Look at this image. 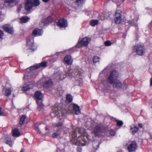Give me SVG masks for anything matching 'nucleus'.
<instances>
[{
  "instance_id": "14",
  "label": "nucleus",
  "mask_w": 152,
  "mask_h": 152,
  "mask_svg": "<svg viewBox=\"0 0 152 152\" xmlns=\"http://www.w3.org/2000/svg\"><path fill=\"white\" fill-rule=\"evenodd\" d=\"M53 18L51 16H49L41 21V23H43V25L42 26H41L48 24L53 22Z\"/></svg>"
},
{
  "instance_id": "21",
  "label": "nucleus",
  "mask_w": 152,
  "mask_h": 152,
  "mask_svg": "<svg viewBox=\"0 0 152 152\" xmlns=\"http://www.w3.org/2000/svg\"><path fill=\"white\" fill-rule=\"evenodd\" d=\"M20 133L17 128L14 129L12 131V135L15 137H18L20 135Z\"/></svg>"
},
{
  "instance_id": "19",
  "label": "nucleus",
  "mask_w": 152,
  "mask_h": 152,
  "mask_svg": "<svg viewBox=\"0 0 152 152\" xmlns=\"http://www.w3.org/2000/svg\"><path fill=\"white\" fill-rule=\"evenodd\" d=\"M73 109L75 110L76 114L79 115L80 113L79 107L75 104H73Z\"/></svg>"
},
{
  "instance_id": "32",
  "label": "nucleus",
  "mask_w": 152,
  "mask_h": 152,
  "mask_svg": "<svg viewBox=\"0 0 152 152\" xmlns=\"http://www.w3.org/2000/svg\"><path fill=\"white\" fill-rule=\"evenodd\" d=\"M30 89L29 86L27 85L26 86H23L22 88V90L23 91H27L29 90Z\"/></svg>"
},
{
  "instance_id": "31",
  "label": "nucleus",
  "mask_w": 152,
  "mask_h": 152,
  "mask_svg": "<svg viewBox=\"0 0 152 152\" xmlns=\"http://www.w3.org/2000/svg\"><path fill=\"white\" fill-rule=\"evenodd\" d=\"M100 58L97 56H95L93 58V60L94 63H96L99 62Z\"/></svg>"
},
{
  "instance_id": "23",
  "label": "nucleus",
  "mask_w": 152,
  "mask_h": 152,
  "mask_svg": "<svg viewBox=\"0 0 152 152\" xmlns=\"http://www.w3.org/2000/svg\"><path fill=\"white\" fill-rule=\"evenodd\" d=\"M85 0H75V4L77 6H81L84 3Z\"/></svg>"
},
{
  "instance_id": "4",
  "label": "nucleus",
  "mask_w": 152,
  "mask_h": 152,
  "mask_svg": "<svg viewBox=\"0 0 152 152\" xmlns=\"http://www.w3.org/2000/svg\"><path fill=\"white\" fill-rule=\"evenodd\" d=\"M61 104L59 103H56L53 107L52 109L53 112L50 113L51 116H52L53 114L54 115L53 117L58 115L60 114L61 113H63L62 110H61Z\"/></svg>"
},
{
  "instance_id": "47",
  "label": "nucleus",
  "mask_w": 152,
  "mask_h": 152,
  "mask_svg": "<svg viewBox=\"0 0 152 152\" xmlns=\"http://www.w3.org/2000/svg\"><path fill=\"white\" fill-rule=\"evenodd\" d=\"M112 1L116 3H118L119 2V0H112Z\"/></svg>"
},
{
  "instance_id": "44",
  "label": "nucleus",
  "mask_w": 152,
  "mask_h": 152,
  "mask_svg": "<svg viewBox=\"0 0 152 152\" xmlns=\"http://www.w3.org/2000/svg\"><path fill=\"white\" fill-rule=\"evenodd\" d=\"M1 108L0 107V116L5 115H3V114L2 113V112L1 111ZM5 115H7V114H6Z\"/></svg>"
},
{
  "instance_id": "6",
  "label": "nucleus",
  "mask_w": 152,
  "mask_h": 152,
  "mask_svg": "<svg viewBox=\"0 0 152 152\" xmlns=\"http://www.w3.org/2000/svg\"><path fill=\"white\" fill-rule=\"evenodd\" d=\"M57 25L60 28H65L68 26L67 21L64 18H60L57 23Z\"/></svg>"
},
{
  "instance_id": "25",
  "label": "nucleus",
  "mask_w": 152,
  "mask_h": 152,
  "mask_svg": "<svg viewBox=\"0 0 152 152\" xmlns=\"http://www.w3.org/2000/svg\"><path fill=\"white\" fill-rule=\"evenodd\" d=\"M98 23L99 21L98 20H93L91 21L90 23V24L91 26H94L95 25H98Z\"/></svg>"
},
{
  "instance_id": "53",
  "label": "nucleus",
  "mask_w": 152,
  "mask_h": 152,
  "mask_svg": "<svg viewBox=\"0 0 152 152\" xmlns=\"http://www.w3.org/2000/svg\"><path fill=\"white\" fill-rule=\"evenodd\" d=\"M66 95H71L70 94H67Z\"/></svg>"
},
{
  "instance_id": "29",
  "label": "nucleus",
  "mask_w": 152,
  "mask_h": 152,
  "mask_svg": "<svg viewBox=\"0 0 152 152\" xmlns=\"http://www.w3.org/2000/svg\"><path fill=\"white\" fill-rule=\"evenodd\" d=\"M7 144H8L10 147L12 145V142L10 138L7 137L6 138Z\"/></svg>"
},
{
  "instance_id": "12",
  "label": "nucleus",
  "mask_w": 152,
  "mask_h": 152,
  "mask_svg": "<svg viewBox=\"0 0 152 152\" xmlns=\"http://www.w3.org/2000/svg\"><path fill=\"white\" fill-rule=\"evenodd\" d=\"M89 38L88 37H85L83 38L81 40L80 43L78 42L77 43V45L78 46L79 44H80L83 46H86L89 44Z\"/></svg>"
},
{
  "instance_id": "49",
  "label": "nucleus",
  "mask_w": 152,
  "mask_h": 152,
  "mask_svg": "<svg viewBox=\"0 0 152 152\" xmlns=\"http://www.w3.org/2000/svg\"><path fill=\"white\" fill-rule=\"evenodd\" d=\"M138 126L140 128H142V124H138Z\"/></svg>"
},
{
  "instance_id": "1",
  "label": "nucleus",
  "mask_w": 152,
  "mask_h": 152,
  "mask_svg": "<svg viewBox=\"0 0 152 152\" xmlns=\"http://www.w3.org/2000/svg\"><path fill=\"white\" fill-rule=\"evenodd\" d=\"M89 137L85 130L78 128L72 132L70 139L74 144L84 146L88 144L86 140L89 139Z\"/></svg>"
},
{
  "instance_id": "27",
  "label": "nucleus",
  "mask_w": 152,
  "mask_h": 152,
  "mask_svg": "<svg viewBox=\"0 0 152 152\" xmlns=\"http://www.w3.org/2000/svg\"><path fill=\"white\" fill-rule=\"evenodd\" d=\"M114 20L115 23L117 24H119L121 23L122 20L121 18L119 17H114Z\"/></svg>"
},
{
  "instance_id": "45",
  "label": "nucleus",
  "mask_w": 152,
  "mask_h": 152,
  "mask_svg": "<svg viewBox=\"0 0 152 152\" xmlns=\"http://www.w3.org/2000/svg\"><path fill=\"white\" fill-rule=\"evenodd\" d=\"M43 25V23H41V21L39 23V26L41 27H43L45 26H42Z\"/></svg>"
},
{
  "instance_id": "15",
  "label": "nucleus",
  "mask_w": 152,
  "mask_h": 152,
  "mask_svg": "<svg viewBox=\"0 0 152 152\" xmlns=\"http://www.w3.org/2000/svg\"><path fill=\"white\" fill-rule=\"evenodd\" d=\"M43 33V30L38 28H35L33 31L32 35L34 37L41 36Z\"/></svg>"
},
{
  "instance_id": "55",
  "label": "nucleus",
  "mask_w": 152,
  "mask_h": 152,
  "mask_svg": "<svg viewBox=\"0 0 152 152\" xmlns=\"http://www.w3.org/2000/svg\"><path fill=\"white\" fill-rule=\"evenodd\" d=\"M105 18H103V19H105Z\"/></svg>"
},
{
  "instance_id": "33",
  "label": "nucleus",
  "mask_w": 152,
  "mask_h": 152,
  "mask_svg": "<svg viewBox=\"0 0 152 152\" xmlns=\"http://www.w3.org/2000/svg\"><path fill=\"white\" fill-rule=\"evenodd\" d=\"M33 5L35 6H38L40 4V2L39 0H34L33 2Z\"/></svg>"
},
{
  "instance_id": "9",
  "label": "nucleus",
  "mask_w": 152,
  "mask_h": 152,
  "mask_svg": "<svg viewBox=\"0 0 152 152\" xmlns=\"http://www.w3.org/2000/svg\"><path fill=\"white\" fill-rule=\"evenodd\" d=\"M137 146L136 142L135 141H132L128 146L127 148L129 152H133L136 150Z\"/></svg>"
},
{
  "instance_id": "42",
  "label": "nucleus",
  "mask_w": 152,
  "mask_h": 152,
  "mask_svg": "<svg viewBox=\"0 0 152 152\" xmlns=\"http://www.w3.org/2000/svg\"><path fill=\"white\" fill-rule=\"evenodd\" d=\"M62 125V124L61 123H58L56 125V126L57 127H60Z\"/></svg>"
},
{
  "instance_id": "20",
  "label": "nucleus",
  "mask_w": 152,
  "mask_h": 152,
  "mask_svg": "<svg viewBox=\"0 0 152 152\" xmlns=\"http://www.w3.org/2000/svg\"><path fill=\"white\" fill-rule=\"evenodd\" d=\"M12 89L11 87L7 88H4L3 91H4L5 95H10L12 91Z\"/></svg>"
},
{
  "instance_id": "2",
  "label": "nucleus",
  "mask_w": 152,
  "mask_h": 152,
  "mask_svg": "<svg viewBox=\"0 0 152 152\" xmlns=\"http://www.w3.org/2000/svg\"><path fill=\"white\" fill-rule=\"evenodd\" d=\"M118 76L119 73L115 69L112 70L107 79V82L110 84H113V87L117 89L121 88L126 89L128 87L126 83H122L119 80L115 81V80L118 77Z\"/></svg>"
},
{
  "instance_id": "11",
  "label": "nucleus",
  "mask_w": 152,
  "mask_h": 152,
  "mask_svg": "<svg viewBox=\"0 0 152 152\" xmlns=\"http://www.w3.org/2000/svg\"><path fill=\"white\" fill-rule=\"evenodd\" d=\"M2 27L3 29L7 32L10 34H12L13 33V28L10 27V25L4 24L3 25Z\"/></svg>"
},
{
  "instance_id": "16",
  "label": "nucleus",
  "mask_w": 152,
  "mask_h": 152,
  "mask_svg": "<svg viewBox=\"0 0 152 152\" xmlns=\"http://www.w3.org/2000/svg\"><path fill=\"white\" fill-rule=\"evenodd\" d=\"M19 2V0H5V2L6 3H8L10 7H12L14 5H11V4L15 3V5L18 4Z\"/></svg>"
},
{
  "instance_id": "34",
  "label": "nucleus",
  "mask_w": 152,
  "mask_h": 152,
  "mask_svg": "<svg viewBox=\"0 0 152 152\" xmlns=\"http://www.w3.org/2000/svg\"><path fill=\"white\" fill-rule=\"evenodd\" d=\"M127 23L129 25L133 26L134 24V20H129L128 21Z\"/></svg>"
},
{
  "instance_id": "52",
  "label": "nucleus",
  "mask_w": 152,
  "mask_h": 152,
  "mask_svg": "<svg viewBox=\"0 0 152 152\" xmlns=\"http://www.w3.org/2000/svg\"><path fill=\"white\" fill-rule=\"evenodd\" d=\"M20 152H24L23 150H21Z\"/></svg>"
},
{
  "instance_id": "51",
  "label": "nucleus",
  "mask_w": 152,
  "mask_h": 152,
  "mask_svg": "<svg viewBox=\"0 0 152 152\" xmlns=\"http://www.w3.org/2000/svg\"><path fill=\"white\" fill-rule=\"evenodd\" d=\"M45 129L46 130H48V127L47 126H46L45 127Z\"/></svg>"
},
{
  "instance_id": "37",
  "label": "nucleus",
  "mask_w": 152,
  "mask_h": 152,
  "mask_svg": "<svg viewBox=\"0 0 152 152\" xmlns=\"http://www.w3.org/2000/svg\"><path fill=\"white\" fill-rule=\"evenodd\" d=\"M111 44V43L109 41H107L104 42V45L106 46H110Z\"/></svg>"
},
{
  "instance_id": "18",
  "label": "nucleus",
  "mask_w": 152,
  "mask_h": 152,
  "mask_svg": "<svg viewBox=\"0 0 152 152\" xmlns=\"http://www.w3.org/2000/svg\"><path fill=\"white\" fill-rule=\"evenodd\" d=\"M29 39L27 38L26 39L27 45L28 46L30 49L34 51L36 50V48H34V46L33 42H30L29 41Z\"/></svg>"
},
{
  "instance_id": "41",
  "label": "nucleus",
  "mask_w": 152,
  "mask_h": 152,
  "mask_svg": "<svg viewBox=\"0 0 152 152\" xmlns=\"http://www.w3.org/2000/svg\"><path fill=\"white\" fill-rule=\"evenodd\" d=\"M77 151L78 152H81L82 149L81 147H78L77 148Z\"/></svg>"
},
{
  "instance_id": "10",
  "label": "nucleus",
  "mask_w": 152,
  "mask_h": 152,
  "mask_svg": "<svg viewBox=\"0 0 152 152\" xmlns=\"http://www.w3.org/2000/svg\"><path fill=\"white\" fill-rule=\"evenodd\" d=\"M53 81L51 79L46 80L43 83L42 86L45 88H48L51 87L53 85Z\"/></svg>"
},
{
  "instance_id": "39",
  "label": "nucleus",
  "mask_w": 152,
  "mask_h": 152,
  "mask_svg": "<svg viewBox=\"0 0 152 152\" xmlns=\"http://www.w3.org/2000/svg\"><path fill=\"white\" fill-rule=\"evenodd\" d=\"M110 133L111 135L114 136L115 134V132L113 130L111 129L110 131Z\"/></svg>"
},
{
  "instance_id": "5",
  "label": "nucleus",
  "mask_w": 152,
  "mask_h": 152,
  "mask_svg": "<svg viewBox=\"0 0 152 152\" xmlns=\"http://www.w3.org/2000/svg\"><path fill=\"white\" fill-rule=\"evenodd\" d=\"M34 98L36 100L38 105L37 109L39 110H41L43 108L44 105L42 103V96H34Z\"/></svg>"
},
{
  "instance_id": "48",
  "label": "nucleus",
  "mask_w": 152,
  "mask_h": 152,
  "mask_svg": "<svg viewBox=\"0 0 152 152\" xmlns=\"http://www.w3.org/2000/svg\"><path fill=\"white\" fill-rule=\"evenodd\" d=\"M50 0H42V1L45 3L48 2Z\"/></svg>"
},
{
  "instance_id": "7",
  "label": "nucleus",
  "mask_w": 152,
  "mask_h": 152,
  "mask_svg": "<svg viewBox=\"0 0 152 152\" xmlns=\"http://www.w3.org/2000/svg\"><path fill=\"white\" fill-rule=\"evenodd\" d=\"M103 131V128L101 127L99 125H97L95 127L92 133L96 136H99L102 135Z\"/></svg>"
},
{
  "instance_id": "24",
  "label": "nucleus",
  "mask_w": 152,
  "mask_h": 152,
  "mask_svg": "<svg viewBox=\"0 0 152 152\" xmlns=\"http://www.w3.org/2000/svg\"><path fill=\"white\" fill-rule=\"evenodd\" d=\"M130 131L133 134H135L138 130L137 128L134 125H132L130 126Z\"/></svg>"
},
{
  "instance_id": "50",
  "label": "nucleus",
  "mask_w": 152,
  "mask_h": 152,
  "mask_svg": "<svg viewBox=\"0 0 152 152\" xmlns=\"http://www.w3.org/2000/svg\"><path fill=\"white\" fill-rule=\"evenodd\" d=\"M119 1H120V2L121 1L122 2H124L125 0H119Z\"/></svg>"
},
{
  "instance_id": "22",
  "label": "nucleus",
  "mask_w": 152,
  "mask_h": 152,
  "mask_svg": "<svg viewBox=\"0 0 152 152\" xmlns=\"http://www.w3.org/2000/svg\"><path fill=\"white\" fill-rule=\"evenodd\" d=\"M30 19L27 16H24L20 18V22L21 23H26Z\"/></svg>"
},
{
  "instance_id": "35",
  "label": "nucleus",
  "mask_w": 152,
  "mask_h": 152,
  "mask_svg": "<svg viewBox=\"0 0 152 152\" xmlns=\"http://www.w3.org/2000/svg\"><path fill=\"white\" fill-rule=\"evenodd\" d=\"M123 124V122L121 121L117 120V124L119 126H122Z\"/></svg>"
},
{
  "instance_id": "3",
  "label": "nucleus",
  "mask_w": 152,
  "mask_h": 152,
  "mask_svg": "<svg viewBox=\"0 0 152 152\" xmlns=\"http://www.w3.org/2000/svg\"><path fill=\"white\" fill-rule=\"evenodd\" d=\"M145 49L144 45L140 44H135L133 47V51L138 56H142L145 52Z\"/></svg>"
},
{
  "instance_id": "26",
  "label": "nucleus",
  "mask_w": 152,
  "mask_h": 152,
  "mask_svg": "<svg viewBox=\"0 0 152 152\" xmlns=\"http://www.w3.org/2000/svg\"><path fill=\"white\" fill-rule=\"evenodd\" d=\"M122 11L121 10H117L115 15V17L121 18V13Z\"/></svg>"
},
{
  "instance_id": "43",
  "label": "nucleus",
  "mask_w": 152,
  "mask_h": 152,
  "mask_svg": "<svg viewBox=\"0 0 152 152\" xmlns=\"http://www.w3.org/2000/svg\"><path fill=\"white\" fill-rule=\"evenodd\" d=\"M34 128L35 130H37L39 132V130L38 126H34Z\"/></svg>"
},
{
  "instance_id": "54",
  "label": "nucleus",
  "mask_w": 152,
  "mask_h": 152,
  "mask_svg": "<svg viewBox=\"0 0 152 152\" xmlns=\"http://www.w3.org/2000/svg\"><path fill=\"white\" fill-rule=\"evenodd\" d=\"M65 113H68V112H66Z\"/></svg>"
},
{
  "instance_id": "36",
  "label": "nucleus",
  "mask_w": 152,
  "mask_h": 152,
  "mask_svg": "<svg viewBox=\"0 0 152 152\" xmlns=\"http://www.w3.org/2000/svg\"><path fill=\"white\" fill-rule=\"evenodd\" d=\"M60 133H54L52 135V137L54 138H56L59 136Z\"/></svg>"
},
{
  "instance_id": "46",
  "label": "nucleus",
  "mask_w": 152,
  "mask_h": 152,
  "mask_svg": "<svg viewBox=\"0 0 152 152\" xmlns=\"http://www.w3.org/2000/svg\"><path fill=\"white\" fill-rule=\"evenodd\" d=\"M150 86H152V76L150 80Z\"/></svg>"
},
{
  "instance_id": "13",
  "label": "nucleus",
  "mask_w": 152,
  "mask_h": 152,
  "mask_svg": "<svg viewBox=\"0 0 152 152\" xmlns=\"http://www.w3.org/2000/svg\"><path fill=\"white\" fill-rule=\"evenodd\" d=\"M32 0H26V1L25 3V9L27 12L30 11L33 7Z\"/></svg>"
},
{
  "instance_id": "56",
  "label": "nucleus",
  "mask_w": 152,
  "mask_h": 152,
  "mask_svg": "<svg viewBox=\"0 0 152 152\" xmlns=\"http://www.w3.org/2000/svg\"><path fill=\"white\" fill-rule=\"evenodd\" d=\"M14 107H15L13 106V107L12 108H13Z\"/></svg>"
},
{
  "instance_id": "40",
  "label": "nucleus",
  "mask_w": 152,
  "mask_h": 152,
  "mask_svg": "<svg viewBox=\"0 0 152 152\" xmlns=\"http://www.w3.org/2000/svg\"><path fill=\"white\" fill-rule=\"evenodd\" d=\"M4 34L3 31L0 30V39L2 38Z\"/></svg>"
},
{
  "instance_id": "28",
  "label": "nucleus",
  "mask_w": 152,
  "mask_h": 152,
  "mask_svg": "<svg viewBox=\"0 0 152 152\" xmlns=\"http://www.w3.org/2000/svg\"><path fill=\"white\" fill-rule=\"evenodd\" d=\"M73 100L72 96H66V103H69L71 102Z\"/></svg>"
},
{
  "instance_id": "8",
  "label": "nucleus",
  "mask_w": 152,
  "mask_h": 152,
  "mask_svg": "<svg viewBox=\"0 0 152 152\" xmlns=\"http://www.w3.org/2000/svg\"><path fill=\"white\" fill-rule=\"evenodd\" d=\"M47 63L45 61H43L39 64H37L31 66L29 68L27 69H29L30 71L36 69L41 67H46L47 66Z\"/></svg>"
},
{
  "instance_id": "17",
  "label": "nucleus",
  "mask_w": 152,
  "mask_h": 152,
  "mask_svg": "<svg viewBox=\"0 0 152 152\" xmlns=\"http://www.w3.org/2000/svg\"><path fill=\"white\" fill-rule=\"evenodd\" d=\"M71 60V57L70 56L66 55L64 58V63L68 65H69L71 64V63H70Z\"/></svg>"
},
{
  "instance_id": "30",
  "label": "nucleus",
  "mask_w": 152,
  "mask_h": 152,
  "mask_svg": "<svg viewBox=\"0 0 152 152\" xmlns=\"http://www.w3.org/2000/svg\"><path fill=\"white\" fill-rule=\"evenodd\" d=\"M26 117L25 115H22L20 118V124L21 125L23 124H24L25 119H26Z\"/></svg>"
},
{
  "instance_id": "38",
  "label": "nucleus",
  "mask_w": 152,
  "mask_h": 152,
  "mask_svg": "<svg viewBox=\"0 0 152 152\" xmlns=\"http://www.w3.org/2000/svg\"><path fill=\"white\" fill-rule=\"evenodd\" d=\"M34 95H42V94L40 91H38L35 92Z\"/></svg>"
}]
</instances>
